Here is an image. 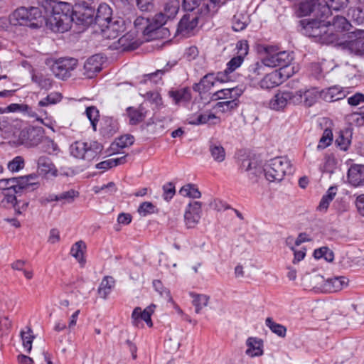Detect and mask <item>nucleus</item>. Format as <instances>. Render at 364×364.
<instances>
[{"label":"nucleus","instance_id":"f257e3e1","mask_svg":"<svg viewBox=\"0 0 364 364\" xmlns=\"http://www.w3.org/2000/svg\"><path fill=\"white\" fill-rule=\"evenodd\" d=\"M38 5L43 7L47 15L45 18L39 8L35 6L20 7L10 16L9 20L13 25L26 26L32 28H40L44 21L55 32L67 31L73 21V7L72 4L55 0H37Z\"/></svg>","mask_w":364,"mask_h":364},{"label":"nucleus","instance_id":"f03ea898","mask_svg":"<svg viewBox=\"0 0 364 364\" xmlns=\"http://www.w3.org/2000/svg\"><path fill=\"white\" fill-rule=\"evenodd\" d=\"M320 6L322 4L318 3V0H305L296 6V14L299 17L313 14L314 18L300 21L303 33L309 37L314 38L321 43L330 44L335 42L338 37L336 34L328 33L327 25L330 23V21H326V18L321 17V12L318 11Z\"/></svg>","mask_w":364,"mask_h":364},{"label":"nucleus","instance_id":"7ed1b4c3","mask_svg":"<svg viewBox=\"0 0 364 364\" xmlns=\"http://www.w3.org/2000/svg\"><path fill=\"white\" fill-rule=\"evenodd\" d=\"M292 171L291 161L285 156L270 159L264 168L265 177L270 182L281 181L287 174H290Z\"/></svg>","mask_w":364,"mask_h":364},{"label":"nucleus","instance_id":"20e7f679","mask_svg":"<svg viewBox=\"0 0 364 364\" xmlns=\"http://www.w3.org/2000/svg\"><path fill=\"white\" fill-rule=\"evenodd\" d=\"M37 178V175L34 173L18 178H3L0 180V190L4 193H20L23 189H35L38 186V183L36 181Z\"/></svg>","mask_w":364,"mask_h":364},{"label":"nucleus","instance_id":"39448f33","mask_svg":"<svg viewBox=\"0 0 364 364\" xmlns=\"http://www.w3.org/2000/svg\"><path fill=\"white\" fill-rule=\"evenodd\" d=\"M102 147L97 141H76L70 146V152L77 159L90 161L101 151Z\"/></svg>","mask_w":364,"mask_h":364},{"label":"nucleus","instance_id":"423d86ee","mask_svg":"<svg viewBox=\"0 0 364 364\" xmlns=\"http://www.w3.org/2000/svg\"><path fill=\"white\" fill-rule=\"evenodd\" d=\"M267 53L263 58V63L267 67L275 68L279 67V70L284 72V69L287 68L293 60L292 55L287 51H281L274 53V47L268 46L265 48Z\"/></svg>","mask_w":364,"mask_h":364},{"label":"nucleus","instance_id":"0eeeda50","mask_svg":"<svg viewBox=\"0 0 364 364\" xmlns=\"http://www.w3.org/2000/svg\"><path fill=\"white\" fill-rule=\"evenodd\" d=\"M199 8L196 12H188L183 15L178 24L177 33L182 36H189L197 27L200 21H204L209 18L203 16L199 12Z\"/></svg>","mask_w":364,"mask_h":364},{"label":"nucleus","instance_id":"6e6552de","mask_svg":"<svg viewBox=\"0 0 364 364\" xmlns=\"http://www.w3.org/2000/svg\"><path fill=\"white\" fill-rule=\"evenodd\" d=\"M300 95H294V92L279 91L269 101L268 107L275 111L283 110L289 103L299 105Z\"/></svg>","mask_w":364,"mask_h":364},{"label":"nucleus","instance_id":"1a4fd4ad","mask_svg":"<svg viewBox=\"0 0 364 364\" xmlns=\"http://www.w3.org/2000/svg\"><path fill=\"white\" fill-rule=\"evenodd\" d=\"M77 64V60L73 58H60L55 60L51 65L50 69L53 75L62 80L67 79L70 75Z\"/></svg>","mask_w":364,"mask_h":364},{"label":"nucleus","instance_id":"9d476101","mask_svg":"<svg viewBox=\"0 0 364 364\" xmlns=\"http://www.w3.org/2000/svg\"><path fill=\"white\" fill-rule=\"evenodd\" d=\"M44 129L41 127H31L23 129L19 134L21 143L32 147L38 145L45 136Z\"/></svg>","mask_w":364,"mask_h":364},{"label":"nucleus","instance_id":"9b49d317","mask_svg":"<svg viewBox=\"0 0 364 364\" xmlns=\"http://www.w3.org/2000/svg\"><path fill=\"white\" fill-rule=\"evenodd\" d=\"M202 215V203L194 201L189 203L184 213V223L187 228H194L200 222Z\"/></svg>","mask_w":364,"mask_h":364},{"label":"nucleus","instance_id":"f8f14e48","mask_svg":"<svg viewBox=\"0 0 364 364\" xmlns=\"http://www.w3.org/2000/svg\"><path fill=\"white\" fill-rule=\"evenodd\" d=\"M100 28L102 37L107 39L117 38L126 29L124 21L119 18H113L107 22L105 26Z\"/></svg>","mask_w":364,"mask_h":364},{"label":"nucleus","instance_id":"ddd939ff","mask_svg":"<svg viewBox=\"0 0 364 364\" xmlns=\"http://www.w3.org/2000/svg\"><path fill=\"white\" fill-rule=\"evenodd\" d=\"M289 76V74H284L282 70H274L265 75L259 81V85L262 89H272L281 85Z\"/></svg>","mask_w":364,"mask_h":364},{"label":"nucleus","instance_id":"4468645a","mask_svg":"<svg viewBox=\"0 0 364 364\" xmlns=\"http://www.w3.org/2000/svg\"><path fill=\"white\" fill-rule=\"evenodd\" d=\"M155 307L154 304H151L144 309V311H141L140 307H136L132 314V324L136 327H139L143 326L141 323V320H143L149 327H151L153 323L151 316L154 311Z\"/></svg>","mask_w":364,"mask_h":364},{"label":"nucleus","instance_id":"2eb2a0df","mask_svg":"<svg viewBox=\"0 0 364 364\" xmlns=\"http://www.w3.org/2000/svg\"><path fill=\"white\" fill-rule=\"evenodd\" d=\"M37 172L46 178H55L58 176V171L52 160L45 156H41L37 159Z\"/></svg>","mask_w":364,"mask_h":364},{"label":"nucleus","instance_id":"dca6fc26","mask_svg":"<svg viewBox=\"0 0 364 364\" xmlns=\"http://www.w3.org/2000/svg\"><path fill=\"white\" fill-rule=\"evenodd\" d=\"M347 181L354 188L364 186V165H352L347 173Z\"/></svg>","mask_w":364,"mask_h":364},{"label":"nucleus","instance_id":"f3484780","mask_svg":"<svg viewBox=\"0 0 364 364\" xmlns=\"http://www.w3.org/2000/svg\"><path fill=\"white\" fill-rule=\"evenodd\" d=\"M103 57L100 54L90 57L84 64V75L88 78H92L102 70Z\"/></svg>","mask_w":364,"mask_h":364},{"label":"nucleus","instance_id":"a211bd4d","mask_svg":"<svg viewBox=\"0 0 364 364\" xmlns=\"http://www.w3.org/2000/svg\"><path fill=\"white\" fill-rule=\"evenodd\" d=\"M364 31L357 30L353 33L351 39L346 42V46L356 55H364Z\"/></svg>","mask_w":364,"mask_h":364},{"label":"nucleus","instance_id":"6ab92c4d","mask_svg":"<svg viewBox=\"0 0 364 364\" xmlns=\"http://www.w3.org/2000/svg\"><path fill=\"white\" fill-rule=\"evenodd\" d=\"M326 21H330V23L327 25V28L328 29V33H332L337 35L338 39L335 43H337L339 40L338 33L348 31L350 26V23L345 17L338 15L334 16L332 21L328 20V18H326ZM333 43H334V42Z\"/></svg>","mask_w":364,"mask_h":364},{"label":"nucleus","instance_id":"aec40b11","mask_svg":"<svg viewBox=\"0 0 364 364\" xmlns=\"http://www.w3.org/2000/svg\"><path fill=\"white\" fill-rule=\"evenodd\" d=\"M134 26L138 31H141L148 41L155 38L154 28H153L151 19L146 16H138L134 22Z\"/></svg>","mask_w":364,"mask_h":364},{"label":"nucleus","instance_id":"412c9836","mask_svg":"<svg viewBox=\"0 0 364 364\" xmlns=\"http://www.w3.org/2000/svg\"><path fill=\"white\" fill-rule=\"evenodd\" d=\"M320 97L328 102L341 100L346 97L343 88L339 85H334L320 91Z\"/></svg>","mask_w":364,"mask_h":364},{"label":"nucleus","instance_id":"4be33fe9","mask_svg":"<svg viewBox=\"0 0 364 364\" xmlns=\"http://www.w3.org/2000/svg\"><path fill=\"white\" fill-rule=\"evenodd\" d=\"M349 0H326V4L318 7V11L321 12V18H329L331 15V9L339 11L346 8Z\"/></svg>","mask_w":364,"mask_h":364},{"label":"nucleus","instance_id":"5701e85b","mask_svg":"<svg viewBox=\"0 0 364 364\" xmlns=\"http://www.w3.org/2000/svg\"><path fill=\"white\" fill-rule=\"evenodd\" d=\"M300 95L301 100L299 104L303 103L306 107L314 105L318 97H320V91L316 87H311L306 90H299L294 92V95Z\"/></svg>","mask_w":364,"mask_h":364},{"label":"nucleus","instance_id":"b1692460","mask_svg":"<svg viewBox=\"0 0 364 364\" xmlns=\"http://www.w3.org/2000/svg\"><path fill=\"white\" fill-rule=\"evenodd\" d=\"M114 49H120L122 50H134L137 47L134 33L127 32L114 42L112 45Z\"/></svg>","mask_w":364,"mask_h":364},{"label":"nucleus","instance_id":"393cba45","mask_svg":"<svg viewBox=\"0 0 364 364\" xmlns=\"http://www.w3.org/2000/svg\"><path fill=\"white\" fill-rule=\"evenodd\" d=\"M112 19V9L107 4H100L97 10L95 23L99 27H103Z\"/></svg>","mask_w":364,"mask_h":364},{"label":"nucleus","instance_id":"a878e982","mask_svg":"<svg viewBox=\"0 0 364 364\" xmlns=\"http://www.w3.org/2000/svg\"><path fill=\"white\" fill-rule=\"evenodd\" d=\"M215 81V75L213 73H208L203 77L198 83L193 85V89L200 94L205 93L214 86Z\"/></svg>","mask_w":364,"mask_h":364},{"label":"nucleus","instance_id":"bb28decb","mask_svg":"<svg viewBox=\"0 0 364 364\" xmlns=\"http://www.w3.org/2000/svg\"><path fill=\"white\" fill-rule=\"evenodd\" d=\"M247 348L246 354L250 357L260 356L263 353L262 342L260 339L250 337L246 342Z\"/></svg>","mask_w":364,"mask_h":364},{"label":"nucleus","instance_id":"cd10ccee","mask_svg":"<svg viewBox=\"0 0 364 364\" xmlns=\"http://www.w3.org/2000/svg\"><path fill=\"white\" fill-rule=\"evenodd\" d=\"M127 112L129 119V124L132 125L141 122L146 117V111L142 106L139 107H129Z\"/></svg>","mask_w":364,"mask_h":364},{"label":"nucleus","instance_id":"c85d7f7f","mask_svg":"<svg viewBox=\"0 0 364 364\" xmlns=\"http://www.w3.org/2000/svg\"><path fill=\"white\" fill-rule=\"evenodd\" d=\"M114 284L115 281L112 277L105 276L102 279L97 289L100 297L105 299H107L114 287Z\"/></svg>","mask_w":364,"mask_h":364},{"label":"nucleus","instance_id":"c756f323","mask_svg":"<svg viewBox=\"0 0 364 364\" xmlns=\"http://www.w3.org/2000/svg\"><path fill=\"white\" fill-rule=\"evenodd\" d=\"M86 244L82 240H80L73 244L70 249V255L83 267L86 262L84 257L86 250Z\"/></svg>","mask_w":364,"mask_h":364},{"label":"nucleus","instance_id":"7c9ffc66","mask_svg":"<svg viewBox=\"0 0 364 364\" xmlns=\"http://www.w3.org/2000/svg\"><path fill=\"white\" fill-rule=\"evenodd\" d=\"M250 23V16L245 13H236L232 19V29L235 31H241L246 28Z\"/></svg>","mask_w":364,"mask_h":364},{"label":"nucleus","instance_id":"2f4dec72","mask_svg":"<svg viewBox=\"0 0 364 364\" xmlns=\"http://www.w3.org/2000/svg\"><path fill=\"white\" fill-rule=\"evenodd\" d=\"M20 336L24 350L29 353L31 351L33 341L35 338L31 328L29 326H26L21 331Z\"/></svg>","mask_w":364,"mask_h":364},{"label":"nucleus","instance_id":"473e14b6","mask_svg":"<svg viewBox=\"0 0 364 364\" xmlns=\"http://www.w3.org/2000/svg\"><path fill=\"white\" fill-rule=\"evenodd\" d=\"M337 188L336 186H331L324 194L319 203L317 210L321 212H326L329 206L330 203L333 200L336 195Z\"/></svg>","mask_w":364,"mask_h":364},{"label":"nucleus","instance_id":"72a5a7b5","mask_svg":"<svg viewBox=\"0 0 364 364\" xmlns=\"http://www.w3.org/2000/svg\"><path fill=\"white\" fill-rule=\"evenodd\" d=\"M189 296L193 299V305L195 306L196 314H199L203 308L208 304L210 297L205 294L190 292Z\"/></svg>","mask_w":364,"mask_h":364},{"label":"nucleus","instance_id":"f704fd0d","mask_svg":"<svg viewBox=\"0 0 364 364\" xmlns=\"http://www.w3.org/2000/svg\"><path fill=\"white\" fill-rule=\"evenodd\" d=\"M31 79L41 89L48 90L52 87V79L41 73H33Z\"/></svg>","mask_w":364,"mask_h":364},{"label":"nucleus","instance_id":"c9c22d12","mask_svg":"<svg viewBox=\"0 0 364 364\" xmlns=\"http://www.w3.org/2000/svg\"><path fill=\"white\" fill-rule=\"evenodd\" d=\"M170 97L173 100L176 104L181 102H187L191 99V94L188 88L169 92Z\"/></svg>","mask_w":364,"mask_h":364},{"label":"nucleus","instance_id":"e433bc0d","mask_svg":"<svg viewBox=\"0 0 364 364\" xmlns=\"http://www.w3.org/2000/svg\"><path fill=\"white\" fill-rule=\"evenodd\" d=\"M209 151L215 161L222 162L225 160V151L220 143L211 142L209 145Z\"/></svg>","mask_w":364,"mask_h":364},{"label":"nucleus","instance_id":"4c0bfd02","mask_svg":"<svg viewBox=\"0 0 364 364\" xmlns=\"http://www.w3.org/2000/svg\"><path fill=\"white\" fill-rule=\"evenodd\" d=\"M180 2L178 0H166L164 4V13L170 18H173L178 12Z\"/></svg>","mask_w":364,"mask_h":364},{"label":"nucleus","instance_id":"58836bf2","mask_svg":"<svg viewBox=\"0 0 364 364\" xmlns=\"http://www.w3.org/2000/svg\"><path fill=\"white\" fill-rule=\"evenodd\" d=\"M265 324L272 331V333H275L279 337H285L287 328L284 326L274 322L273 319L269 317L266 318Z\"/></svg>","mask_w":364,"mask_h":364},{"label":"nucleus","instance_id":"ea45409f","mask_svg":"<svg viewBox=\"0 0 364 364\" xmlns=\"http://www.w3.org/2000/svg\"><path fill=\"white\" fill-rule=\"evenodd\" d=\"M348 279L345 277H337L327 281V286L332 291H338L348 284Z\"/></svg>","mask_w":364,"mask_h":364},{"label":"nucleus","instance_id":"a19ab883","mask_svg":"<svg viewBox=\"0 0 364 364\" xmlns=\"http://www.w3.org/2000/svg\"><path fill=\"white\" fill-rule=\"evenodd\" d=\"M351 134L348 130L341 131L336 143L341 150H347L350 144Z\"/></svg>","mask_w":364,"mask_h":364},{"label":"nucleus","instance_id":"79ce46f5","mask_svg":"<svg viewBox=\"0 0 364 364\" xmlns=\"http://www.w3.org/2000/svg\"><path fill=\"white\" fill-rule=\"evenodd\" d=\"M179 192L183 196L192 198H199L201 196V193L198 188L191 183L183 186Z\"/></svg>","mask_w":364,"mask_h":364},{"label":"nucleus","instance_id":"37998d69","mask_svg":"<svg viewBox=\"0 0 364 364\" xmlns=\"http://www.w3.org/2000/svg\"><path fill=\"white\" fill-rule=\"evenodd\" d=\"M42 149L48 154H57L60 149L57 144L48 137L44 136L42 141Z\"/></svg>","mask_w":364,"mask_h":364},{"label":"nucleus","instance_id":"c03bdc74","mask_svg":"<svg viewBox=\"0 0 364 364\" xmlns=\"http://www.w3.org/2000/svg\"><path fill=\"white\" fill-rule=\"evenodd\" d=\"M62 99V95L59 92H51L48 96L38 103V106L40 107H46L51 105H55L59 102Z\"/></svg>","mask_w":364,"mask_h":364},{"label":"nucleus","instance_id":"a18cd8bd","mask_svg":"<svg viewBox=\"0 0 364 364\" xmlns=\"http://www.w3.org/2000/svg\"><path fill=\"white\" fill-rule=\"evenodd\" d=\"M85 114L90 120L93 130L96 131L97 123L100 117L99 110L95 107H88L86 108Z\"/></svg>","mask_w":364,"mask_h":364},{"label":"nucleus","instance_id":"49530a36","mask_svg":"<svg viewBox=\"0 0 364 364\" xmlns=\"http://www.w3.org/2000/svg\"><path fill=\"white\" fill-rule=\"evenodd\" d=\"M168 19L170 18L164 12H159L154 16L151 20L153 28H154V35H156L157 30L161 28Z\"/></svg>","mask_w":364,"mask_h":364},{"label":"nucleus","instance_id":"de8ad7c7","mask_svg":"<svg viewBox=\"0 0 364 364\" xmlns=\"http://www.w3.org/2000/svg\"><path fill=\"white\" fill-rule=\"evenodd\" d=\"M336 166V160L332 155H326L323 164L320 169L322 172L332 173Z\"/></svg>","mask_w":364,"mask_h":364},{"label":"nucleus","instance_id":"09e8293b","mask_svg":"<svg viewBox=\"0 0 364 364\" xmlns=\"http://www.w3.org/2000/svg\"><path fill=\"white\" fill-rule=\"evenodd\" d=\"M134 142V137L132 134L122 135L116 139L112 145H116L117 147L124 149L132 146Z\"/></svg>","mask_w":364,"mask_h":364},{"label":"nucleus","instance_id":"8fccbe9b","mask_svg":"<svg viewBox=\"0 0 364 364\" xmlns=\"http://www.w3.org/2000/svg\"><path fill=\"white\" fill-rule=\"evenodd\" d=\"M316 259L324 258L326 261L331 262L333 259V253L327 247H321L314 252Z\"/></svg>","mask_w":364,"mask_h":364},{"label":"nucleus","instance_id":"3c124183","mask_svg":"<svg viewBox=\"0 0 364 364\" xmlns=\"http://www.w3.org/2000/svg\"><path fill=\"white\" fill-rule=\"evenodd\" d=\"M157 210L156 206L151 202H143L138 208V213L141 216L146 217L153 214Z\"/></svg>","mask_w":364,"mask_h":364},{"label":"nucleus","instance_id":"603ef678","mask_svg":"<svg viewBox=\"0 0 364 364\" xmlns=\"http://www.w3.org/2000/svg\"><path fill=\"white\" fill-rule=\"evenodd\" d=\"M4 193V198L1 201V203L3 205H11L14 208L15 210L20 214L21 212L18 210V208H17V200L16 197V194L17 193H12V192H8V193Z\"/></svg>","mask_w":364,"mask_h":364},{"label":"nucleus","instance_id":"864d4df0","mask_svg":"<svg viewBox=\"0 0 364 364\" xmlns=\"http://www.w3.org/2000/svg\"><path fill=\"white\" fill-rule=\"evenodd\" d=\"M349 15L354 23L358 25H364V9L358 7L350 9Z\"/></svg>","mask_w":364,"mask_h":364},{"label":"nucleus","instance_id":"5fc2aeb1","mask_svg":"<svg viewBox=\"0 0 364 364\" xmlns=\"http://www.w3.org/2000/svg\"><path fill=\"white\" fill-rule=\"evenodd\" d=\"M153 287L154 289L159 293V294L167 299L168 302H172L173 299L171 296L169 290L164 287L162 282L160 280H154Z\"/></svg>","mask_w":364,"mask_h":364},{"label":"nucleus","instance_id":"6e6d98bb","mask_svg":"<svg viewBox=\"0 0 364 364\" xmlns=\"http://www.w3.org/2000/svg\"><path fill=\"white\" fill-rule=\"evenodd\" d=\"M78 196V191L74 189H70L68 191L60 193L58 199H60V201H63L64 203H70Z\"/></svg>","mask_w":364,"mask_h":364},{"label":"nucleus","instance_id":"4d7b16f0","mask_svg":"<svg viewBox=\"0 0 364 364\" xmlns=\"http://www.w3.org/2000/svg\"><path fill=\"white\" fill-rule=\"evenodd\" d=\"M147 100L155 105L156 108L160 109L163 105L162 98L158 92L150 91L146 94Z\"/></svg>","mask_w":364,"mask_h":364},{"label":"nucleus","instance_id":"13d9d810","mask_svg":"<svg viewBox=\"0 0 364 364\" xmlns=\"http://www.w3.org/2000/svg\"><path fill=\"white\" fill-rule=\"evenodd\" d=\"M244 62V59L241 56H235L232 58L226 64V69L231 74L239 68Z\"/></svg>","mask_w":364,"mask_h":364},{"label":"nucleus","instance_id":"bf43d9fd","mask_svg":"<svg viewBox=\"0 0 364 364\" xmlns=\"http://www.w3.org/2000/svg\"><path fill=\"white\" fill-rule=\"evenodd\" d=\"M24 166V160L21 156H16L8 164V168L12 172H17Z\"/></svg>","mask_w":364,"mask_h":364},{"label":"nucleus","instance_id":"052dcab7","mask_svg":"<svg viewBox=\"0 0 364 364\" xmlns=\"http://www.w3.org/2000/svg\"><path fill=\"white\" fill-rule=\"evenodd\" d=\"M176 61H169L162 69H159L154 73L147 74L146 77L151 79L153 77H158L159 75H163L170 72L171 70L176 65Z\"/></svg>","mask_w":364,"mask_h":364},{"label":"nucleus","instance_id":"680f3d73","mask_svg":"<svg viewBox=\"0 0 364 364\" xmlns=\"http://www.w3.org/2000/svg\"><path fill=\"white\" fill-rule=\"evenodd\" d=\"M163 198L165 200L169 201L176 193L175 186L172 183H168L163 186Z\"/></svg>","mask_w":364,"mask_h":364},{"label":"nucleus","instance_id":"e2e57ef3","mask_svg":"<svg viewBox=\"0 0 364 364\" xmlns=\"http://www.w3.org/2000/svg\"><path fill=\"white\" fill-rule=\"evenodd\" d=\"M237 55L241 56L242 58L245 59V57L247 55L249 50L248 42L246 40H242L236 44Z\"/></svg>","mask_w":364,"mask_h":364},{"label":"nucleus","instance_id":"0e129e2a","mask_svg":"<svg viewBox=\"0 0 364 364\" xmlns=\"http://www.w3.org/2000/svg\"><path fill=\"white\" fill-rule=\"evenodd\" d=\"M203 3L201 0H183V7L189 12H196Z\"/></svg>","mask_w":364,"mask_h":364},{"label":"nucleus","instance_id":"69168bd1","mask_svg":"<svg viewBox=\"0 0 364 364\" xmlns=\"http://www.w3.org/2000/svg\"><path fill=\"white\" fill-rule=\"evenodd\" d=\"M267 65L263 63V59L261 62H257L255 63L252 64L249 67V71L252 75H260L264 73V68Z\"/></svg>","mask_w":364,"mask_h":364},{"label":"nucleus","instance_id":"338daca9","mask_svg":"<svg viewBox=\"0 0 364 364\" xmlns=\"http://www.w3.org/2000/svg\"><path fill=\"white\" fill-rule=\"evenodd\" d=\"M332 141V132L330 130L326 129L323 132L322 137L319 141L318 148H325L331 144Z\"/></svg>","mask_w":364,"mask_h":364},{"label":"nucleus","instance_id":"774afa93","mask_svg":"<svg viewBox=\"0 0 364 364\" xmlns=\"http://www.w3.org/2000/svg\"><path fill=\"white\" fill-rule=\"evenodd\" d=\"M350 119L356 126H364V110L360 112L353 113L350 116Z\"/></svg>","mask_w":364,"mask_h":364}]
</instances>
